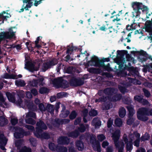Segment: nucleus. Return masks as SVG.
Instances as JSON below:
<instances>
[{"instance_id":"nucleus-36","label":"nucleus","mask_w":152,"mask_h":152,"mask_svg":"<svg viewBox=\"0 0 152 152\" xmlns=\"http://www.w3.org/2000/svg\"><path fill=\"white\" fill-rule=\"evenodd\" d=\"M69 84L72 86H77V78L75 77L72 78L69 81Z\"/></svg>"},{"instance_id":"nucleus-38","label":"nucleus","mask_w":152,"mask_h":152,"mask_svg":"<svg viewBox=\"0 0 152 152\" xmlns=\"http://www.w3.org/2000/svg\"><path fill=\"white\" fill-rule=\"evenodd\" d=\"M80 126L78 127L77 130L79 132L83 133L85 132L86 129V128L83 124H79Z\"/></svg>"},{"instance_id":"nucleus-55","label":"nucleus","mask_w":152,"mask_h":152,"mask_svg":"<svg viewBox=\"0 0 152 152\" xmlns=\"http://www.w3.org/2000/svg\"><path fill=\"white\" fill-rule=\"evenodd\" d=\"M29 140L31 144L33 146L36 145V140L33 137L30 138Z\"/></svg>"},{"instance_id":"nucleus-53","label":"nucleus","mask_w":152,"mask_h":152,"mask_svg":"<svg viewBox=\"0 0 152 152\" xmlns=\"http://www.w3.org/2000/svg\"><path fill=\"white\" fill-rule=\"evenodd\" d=\"M125 61V58H117L116 63L118 64H124Z\"/></svg>"},{"instance_id":"nucleus-56","label":"nucleus","mask_w":152,"mask_h":152,"mask_svg":"<svg viewBox=\"0 0 152 152\" xmlns=\"http://www.w3.org/2000/svg\"><path fill=\"white\" fill-rule=\"evenodd\" d=\"M39 109L41 111H45L46 110V107H45L44 104L42 103H40L38 105Z\"/></svg>"},{"instance_id":"nucleus-34","label":"nucleus","mask_w":152,"mask_h":152,"mask_svg":"<svg viewBox=\"0 0 152 152\" xmlns=\"http://www.w3.org/2000/svg\"><path fill=\"white\" fill-rule=\"evenodd\" d=\"M56 151L59 152H67L66 147L57 145Z\"/></svg>"},{"instance_id":"nucleus-46","label":"nucleus","mask_w":152,"mask_h":152,"mask_svg":"<svg viewBox=\"0 0 152 152\" xmlns=\"http://www.w3.org/2000/svg\"><path fill=\"white\" fill-rule=\"evenodd\" d=\"M5 142L7 143V140L6 138L4 137V134H0V144L4 143Z\"/></svg>"},{"instance_id":"nucleus-58","label":"nucleus","mask_w":152,"mask_h":152,"mask_svg":"<svg viewBox=\"0 0 152 152\" xmlns=\"http://www.w3.org/2000/svg\"><path fill=\"white\" fill-rule=\"evenodd\" d=\"M84 84V80L81 79H77V86H80L83 85Z\"/></svg>"},{"instance_id":"nucleus-8","label":"nucleus","mask_w":152,"mask_h":152,"mask_svg":"<svg viewBox=\"0 0 152 152\" xmlns=\"http://www.w3.org/2000/svg\"><path fill=\"white\" fill-rule=\"evenodd\" d=\"M110 61L109 57L104 58L102 60H100L98 58L95 56H94L92 58L91 61L92 65L95 64H104V62H109Z\"/></svg>"},{"instance_id":"nucleus-43","label":"nucleus","mask_w":152,"mask_h":152,"mask_svg":"<svg viewBox=\"0 0 152 152\" xmlns=\"http://www.w3.org/2000/svg\"><path fill=\"white\" fill-rule=\"evenodd\" d=\"M49 92V90L47 88L45 87L41 88L39 91V93L41 94L48 93Z\"/></svg>"},{"instance_id":"nucleus-62","label":"nucleus","mask_w":152,"mask_h":152,"mask_svg":"<svg viewBox=\"0 0 152 152\" xmlns=\"http://www.w3.org/2000/svg\"><path fill=\"white\" fill-rule=\"evenodd\" d=\"M98 139L100 141L102 142L105 139V137L103 134H101L97 136Z\"/></svg>"},{"instance_id":"nucleus-48","label":"nucleus","mask_w":152,"mask_h":152,"mask_svg":"<svg viewBox=\"0 0 152 152\" xmlns=\"http://www.w3.org/2000/svg\"><path fill=\"white\" fill-rule=\"evenodd\" d=\"M40 137L45 139H48L50 138V136L48 133L44 132L42 134H40Z\"/></svg>"},{"instance_id":"nucleus-49","label":"nucleus","mask_w":152,"mask_h":152,"mask_svg":"<svg viewBox=\"0 0 152 152\" xmlns=\"http://www.w3.org/2000/svg\"><path fill=\"white\" fill-rule=\"evenodd\" d=\"M28 85L31 87H36L37 86V82L36 79H34L32 81H30L28 83Z\"/></svg>"},{"instance_id":"nucleus-37","label":"nucleus","mask_w":152,"mask_h":152,"mask_svg":"<svg viewBox=\"0 0 152 152\" xmlns=\"http://www.w3.org/2000/svg\"><path fill=\"white\" fill-rule=\"evenodd\" d=\"M15 85L18 87H23L24 86L26 85V83L23 80H16L15 81Z\"/></svg>"},{"instance_id":"nucleus-14","label":"nucleus","mask_w":152,"mask_h":152,"mask_svg":"<svg viewBox=\"0 0 152 152\" xmlns=\"http://www.w3.org/2000/svg\"><path fill=\"white\" fill-rule=\"evenodd\" d=\"M107 98L112 102H116L121 99L122 95L121 94H117L113 95L112 97L107 96Z\"/></svg>"},{"instance_id":"nucleus-2","label":"nucleus","mask_w":152,"mask_h":152,"mask_svg":"<svg viewBox=\"0 0 152 152\" xmlns=\"http://www.w3.org/2000/svg\"><path fill=\"white\" fill-rule=\"evenodd\" d=\"M52 83L57 88H66L69 87L68 82L64 80L62 77L54 79L52 81Z\"/></svg>"},{"instance_id":"nucleus-6","label":"nucleus","mask_w":152,"mask_h":152,"mask_svg":"<svg viewBox=\"0 0 152 152\" xmlns=\"http://www.w3.org/2000/svg\"><path fill=\"white\" fill-rule=\"evenodd\" d=\"M35 63L28 61L26 62L25 68L32 72H33L35 71H37L39 70V65L35 66Z\"/></svg>"},{"instance_id":"nucleus-24","label":"nucleus","mask_w":152,"mask_h":152,"mask_svg":"<svg viewBox=\"0 0 152 152\" xmlns=\"http://www.w3.org/2000/svg\"><path fill=\"white\" fill-rule=\"evenodd\" d=\"M8 123V120L4 116H0V126H3L7 125Z\"/></svg>"},{"instance_id":"nucleus-63","label":"nucleus","mask_w":152,"mask_h":152,"mask_svg":"<svg viewBox=\"0 0 152 152\" xmlns=\"http://www.w3.org/2000/svg\"><path fill=\"white\" fill-rule=\"evenodd\" d=\"M81 121V118L80 117H77L74 121V124L75 125L79 124Z\"/></svg>"},{"instance_id":"nucleus-19","label":"nucleus","mask_w":152,"mask_h":152,"mask_svg":"<svg viewBox=\"0 0 152 152\" xmlns=\"http://www.w3.org/2000/svg\"><path fill=\"white\" fill-rule=\"evenodd\" d=\"M80 133L77 130H75L74 131L68 132L67 135L69 137L73 138H77L79 135Z\"/></svg>"},{"instance_id":"nucleus-41","label":"nucleus","mask_w":152,"mask_h":152,"mask_svg":"<svg viewBox=\"0 0 152 152\" xmlns=\"http://www.w3.org/2000/svg\"><path fill=\"white\" fill-rule=\"evenodd\" d=\"M150 137L149 134L147 132L144 134V135H142L140 138V139L142 141H145L148 140Z\"/></svg>"},{"instance_id":"nucleus-31","label":"nucleus","mask_w":152,"mask_h":152,"mask_svg":"<svg viewBox=\"0 0 152 152\" xmlns=\"http://www.w3.org/2000/svg\"><path fill=\"white\" fill-rule=\"evenodd\" d=\"M98 118H94L92 121V123L94 124L95 127L97 128L101 126V121H98Z\"/></svg>"},{"instance_id":"nucleus-18","label":"nucleus","mask_w":152,"mask_h":152,"mask_svg":"<svg viewBox=\"0 0 152 152\" xmlns=\"http://www.w3.org/2000/svg\"><path fill=\"white\" fill-rule=\"evenodd\" d=\"M126 107L129 112L128 116L133 117L135 112L133 106L131 105L126 106Z\"/></svg>"},{"instance_id":"nucleus-16","label":"nucleus","mask_w":152,"mask_h":152,"mask_svg":"<svg viewBox=\"0 0 152 152\" xmlns=\"http://www.w3.org/2000/svg\"><path fill=\"white\" fill-rule=\"evenodd\" d=\"M123 140L126 144V149L127 151H131L133 149V144L128 143V139L127 136L123 137Z\"/></svg>"},{"instance_id":"nucleus-50","label":"nucleus","mask_w":152,"mask_h":152,"mask_svg":"<svg viewBox=\"0 0 152 152\" xmlns=\"http://www.w3.org/2000/svg\"><path fill=\"white\" fill-rule=\"evenodd\" d=\"M20 152H31V149L28 148L26 146H24V147L20 150Z\"/></svg>"},{"instance_id":"nucleus-4","label":"nucleus","mask_w":152,"mask_h":152,"mask_svg":"<svg viewBox=\"0 0 152 152\" xmlns=\"http://www.w3.org/2000/svg\"><path fill=\"white\" fill-rule=\"evenodd\" d=\"M13 129L15 130L14 136L16 139L22 138L24 136H27L31 134L30 132L25 131L23 128L19 126L14 127Z\"/></svg>"},{"instance_id":"nucleus-44","label":"nucleus","mask_w":152,"mask_h":152,"mask_svg":"<svg viewBox=\"0 0 152 152\" xmlns=\"http://www.w3.org/2000/svg\"><path fill=\"white\" fill-rule=\"evenodd\" d=\"M115 124L116 126L120 127L122 125V121L121 119L117 118L115 121Z\"/></svg>"},{"instance_id":"nucleus-35","label":"nucleus","mask_w":152,"mask_h":152,"mask_svg":"<svg viewBox=\"0 0 152 152\" xmlns=\"http://www.w3.org/2000/svg\"><path fill=\"white\" fill-rule=\"evenodd\" d=\"M46 109V110L51 114L53 113L54 108L52 105L50 104H48Z\"/></svg>"},{"instance_id":"nucleus-30","label":"nucleus","mask_w":152,"mask_h":152,"mask_svg":"<svg viewBox=\"0 0 152 152\" xmlns=\"http://www.w3.org/2000/svg\"><path fill=\"white\" fill-rule=\"evenodd\" d=\"M25 104L29 110H33L34 107V104L33 102L27 100L25 102Z\"/></svg>"},{"instance_id":"nucleus-7","label":"nucleus","mask_w":152,"mask_h":152,"mask_svg":"<svg viewBox=\"0 0 152 152\" xmlns=\"http://www.w3.org/2000/svg\"><path fill=\"white\" fill-rule=\"evenodd\" d=\"M58 62V61L55 58L52 59L51 60H49L43 64L42 66V71L45 72L48 69L50 68L51 66H53L56 64Z\"/></svg>"},{"instance_id":"nucleus-57","label":"nucleus","mask_w":152,"mask_h":152,"mask_svg":"<svg viewBox=\"0 0 152 152\" xmlns=\"http://www.w3.org/2000/svg\"><path fill=\"white\" fill-rule=\"evenodd\" d=\"M104 110H108L110 109L112 107L111 106H112V104L110 102H107L104 104Z\"/></svg>"},{"instance_id":"nucleus-40","label":"nucleus","mask_w":152,"mask_h":152,"mask_svg":"<svg viewBox=\"0 0 152 152\" xmlns=\"http://www.w3.org/2000/svg\"><path fill=\"white\" fill-rule=\"evenodd\" d=\"M57 145L53 142H50L48 144L49 149L53 151H56Z\"/></svg>"},{"instance_id":"nucleus-22","label":"nucleus","mask_w":152,"mask_h":152,"mask_svg":"<svg viewBox=\"0 0 152 152\" xmlns=\"http://www.w3.org/2000/svg\"><path fill=\"white\" fill-rule=\"evenodd\" d=\"M117 58H124V56L126 55L128 51L126 50H118L117 51Z\"/></svg>"},{"instance_id":"nucleus-11","label":"nucleus","mask_w":152,"mask_h":152,"mask_svg":"<svg viewBox=\"0 0 152 152\" xmlns=\"http://www.w3.org/2000/svg\"><path fill=\"white\" fill-rule=\"evenodd\" d=\"M58 142L60 145H68L70 142V139L66 136H61L58 139Z\"/></svg>"},{"instance_id":"nucleus-60","label":"nucleus","mask_w":152,"mask_h":152,"mask_svg":"<svg viewBox=\"0 0 152 152\" xmlns=\"http://www.w3.org/2000/svg\"><path fill=\"white\" fill-rule=\"evenodd\" d=\"M37 82V85H41L43 86L42 82L44 80V79L43 77H41L38 78L37 79H36Z\"/></svg>"},{"instance_id":"nucleus-23","label":"nucleus","mask_w":152,"mask_h":152,"mask_svg":"<svg viewBox=\"0 0 152 152\" xmlns=\"http://www.w3.org/2000/svg\"><path fill=\"white\" fill-rule=\"evenodd\" d=\"M120 131L119 129L116 130L112 134V137L113 140H119L120 137Z\"/></svg>"},{"instance_id":"nucleus-15","label":"nucleus","mask_w":152,"mask_h":152,"mask_svg":"<svg viewBox=\"0 0 152 152\" xmlns=\"http://www.w3.org/2000/svg\"><path fill=\"white\" fill-rule=\"evenodd\" d=\"M115 89L113 88H107L104 90V93L108 96L110 97L114 94Z\"/></svg>"},{"instance_id":"nucleus-29","label":"nucleus","mask_w":152,"mask_h":152,"mask_svg":"<svg viewBox=\"0 0 152 152\" xmlns=\"http://www.w3.org/2000/svg\"><path fill=\"white\" fill-rule=\"evenodd\" d=\"M130 74L135 77L138 76V72L134 67H132L129 72Z\"/></svg>"},{"instance_id":"nucleus-52","label":"nucleus","mask_w":152,"mask_h":152,"mask_svg":"<svg viewBox=\"0 0 152 152\" xmlns=\"http://www.w3.org/2000/svg\"><path fill=\"white\" fill-rule=\"evenodd\" d=\"M142 91L145 97L148 98L150 96L151 93L147 89L144 88L142 89Z\"/></svg>"},{"instance_id":"nucleus-3","label":"nucleus","mask_w":152,"mask_h":152,"mask_svg":"<svg viewBox=\"0 0 152 152\" xmlns=\"http://www.w3.org/2000/svg\"><path fill=\"white\" fill-rule=\"evenodd\" d=\"M146 115L149 116L148 108L141 107L138 109L137 112V117L138 120L142 121H147L148 118Z\"/></svg>"},{"instance_id":"nucleus-21","label":"nucleus","mask_w":152,"mask_h":152,"mask_svg":"<svg viewBox=\"0 0 152 152\" xmlns=\"http://www.w3.org/2000/svg\"><path fill=\"white\" fill-rule=\"evenodd\" d=\"M88 71L90 73L96 74H100L102 72V71L101 69L93 67L89 68Z\"/></svg>"},{"instance_id":"nucleus-25","label":"nucleus","mask_w":152,"mask_h":152,"mask_svg":"<svg viewBox=\"0 0 152 152\" xmlns=\"http://www.w3.org/2000/svg\"><path fill=\"white\" fill-rule=\"evenodd\" d=\"M152 23V19H151V21L149 20L148 21H147L145 24V28L146 31L147 32L148 30L151 29V24Z\"/></svg>"},{"instance_id":"nucleus-59","label":"nucleus","mask_w":152,"mask_h":152,"mask_svg":"<svg viewBox=\"0 0 152 152\" xmlns=\"http://www.w3.org/2000/svg\"><path fill=\"white\" fill-rule=\"evenodd\" d=\"M142 98L141 96L139 95H136L134 97V99L135 101H136L140 103L141 102L142 100Z\"/></svg>"},{"instance_id":"nucleus-1","label":"nucleus","mask_w":152,"mask_h":152,"mask_svg":"<svg viewBox=\"0 0 152 152\" xmlns=\"http://www.w3.org/2000/svg\"><path fill=\"white\" fill-rule=\"evenodd\" d=\"M132 7L136 13L135 16L136 18H138L141 14L140 10H141L142 12L145 11L147 12L148 10L147 7L143 5L142 3L137 2H133Z\"/></svg>"},{"instance_id":"nucleus-12","label":"nucleus","mask_w":152,"mask_h":152,"mask_svg":"<svg viewBox=\"0 0 152 152\" xmlns=\"http://www.w3.org/2000/svg\"><path fill=\"white\" fill-rule=\"evenodd\" d=\"M79 140H77L75 142V145L77 148L78 150L79 151H82L84 148V143L82 141V136L79 137Z\"/></svg>"},{"instance_id":"nucleus-51","label":"nucleus","mask_w":152,"mask_h":152,"mask_svg":"<svg viewBox=\"0 0 152 152\" xmlns=\"http://www.w3.org/2000/svg\"><path fill=\"white\" fill-rule=\"evenodd\" d=\"M98 114L97 111L94 109H91L89 113V115L91 116H96Z\"/></svg>"},{"instance_id":"nucleus-54","label":"nucleus","mask_w":152,"mask_h":152,"mask_svg":"<svg viewBox=\"0 0 152 152\" xmlns=\"http://www.w3.org/2000/svg\"><path fill=\"white\" fill-rule=\"evenodd\" d=\"M27 117H32L34 118H36V113L33 112H29L26 115Z\"/></svg>"},{"instance_id":"nucleus-9","label":"nucleus","mask_w":152,"mask_h":152,"mask_svg":"<svg viewBox=\"0 0 152 152\" xmlns=\"http://www.w3.org/2000/svg\"><path fill=\"white\" fill-rule=\"evenodd\" d=\"M13 35L12 33H10L8 31H3L0 32V44L1 42L6 39L12 38Z\"/></svg>"},{"instance_id":"nucleus-32","label":"nucleus","mask_w":152,"mask_h":152,"mask_svg":"<svg viewBox=\"0 0 152 152\" xmlns=\"http://www.w3.org/2000/svg\"><path fill=\"white\" fill-rule=\"evenodd\" d=\"M126 110L123 107L120 108L119 111V116L121 118L124 117L126 114Z\"/></svg>"},{"instance_id":"nucleus-45","label":"nucleus","mask_w":152,"mask_h":152,"mask_svg":"<svg viewBox=\"0 0 152 152\" xmlns=\"http://www.w3.org/2000/svg\"><path fill=\"white\" fill-rule=\"evenodd\" d=\"M128 119L127 120L126 123L127 124L131 125L134 122L135 119L133 117H129L128 116Z\"/></svg>"},{"instance_id":"nucleus-20","label":"nucleus","mask_w":152,"mask_h":152,"mask_svg":"<svg viewBox=\"0 0 152 152\" xmlns=\"http://www.w3.org/2000/svg\"><path fill=\"white\" fill-rule=\"evenodd\" d=\"M62 119L56 118L54 119V122L52 123L53 126L55 127H58L60 125H62Z\"/></svg>"},{"instance_id":"nucleus-10","label":"nucleus","mask_w":152,"mask_h":152,"mask_svg":"<svg viewBox=\"0 0 152 152\" xmlns=\"http://www.w3.org/2000/svg\"><path fill=\"white\" fill-rule=\"evenodd\" d=\"M90 141L92 145L96 144V148L95 147H93L95 151H96L98 152H101V149L100 143L99 141H96V138L94 137L93 136L91 137Z\"/></svg>"},{"instance_id":"nucleus-39","label":"nucleus","mask_w":152,"mask_h":152,"mask_svg":"<svg viewBox=\"0 0 152 152\" xmlns=\"http://www.w3.org/2000/svg\"><path fill=\"white\" fill-rule=\"evenodd\" d=\"M77 115V113L75 110H73L69 115V118L71 120L75 119Z\"/></svg>"},{"instance_id":"nucleus-28","label":"nucleus","mask_w":152,"mask_h":152,"mask_svg":"<svg viewBox=\"0 0 152 152\" xmlns=\"http://www.w3.org/2000/svg\"><path fill=\"white\" fill-rule=\"evenodd\" d=\"M123 102L125 104H130L132 103V100L131 99L127 96H124L122 99Z\"/></svg>"},{"instance_id":"nucleus-61","label":"nucleus","mask_w":152,"mask_h":152,"mask_svg":"<svg viewBox=\"0 0 152 152\" xmlns=\"http://www.w3.org/2000/svg\"><path fill=\"white\" fill-rule=\"evenodd\" d=\"M119 89L120 91L123 94H124L126 92V88L125 87L122 86H120L119 87Z\"/></svg>"},{"instance_id":"nucleus-5","label":"nucleus","mask_w":152,"mask_h":152,"mask_svg":"<svg viewBox=\"0 0 152 152\" xmlns=\"http://www.w3.org/2000/svg\"><path fill=\"white\" fill-rule=\"evenodd\" d=\"M37 127L36 128V131L34 133L35 136L37 138H40V134L42 132V130H46L47 127L44 122L40 120L38 121L36 124Z\"/></svg>"},{"instance_id":"nucleus-64","label":"nucleus","mask_w":152,"mask_h":152,"mask_svg":"<svg viewBox=\"0 0 152 152\" xmlns=\"http://www.w3.org/2000/svg\"><path fill=\"white\" fill-rule=\"evenodd\" d=\"M68 152H77V150L73 146L68 147Z\"/></svg>"},{"instance_id":"nucleus-17","label":"nucleus","mask_w":152,"mask_h":152,"mask_svg":"<svg viewBox=\"0 0 152 152\" xmlns=\"http://www.w3.org/2000/svg\"><path fill=\"white\" fill-rule=\"evenodd\" d=\"M95 66L99 67H102L105 70L108 72L112 71V69L110 66V64L108 63L107 65H105L104 64H95L93 65Z\"/></svg>"},{"instance_id":"nucleus-42","label":"nucleus","mask_w":152,"mask_h":152,"mask_svg":"<svg viewBox=\"0 0 152 152\" xmlns=\"http://www.w3.org/2000/svg\"><path fill=\"white\" fill-rule=\"evenodd\" d=\"M119 65L118 68L119 69L120 72L121 74H124V76H125L127 75V73L125 72L124 71V64H119Z\"/></svg>"},{"instance_id":"nucleus-27","label":"nucleus","mask_w":152,"mask_h":152,"mask_svg":"<svg viewBox=\"0 0 152 152\" xmlns=\"http://www.w3.org/2000/svg\"><path fill=\"white\" fill-rule=\"evenodd\" d=\"M76 69L72 66H69L67 67L65 69V72L68 74H73L75 71Z\"/></svg>"},{"instance_id":"nucleus-26","label":"nucleus","mask_w":152,"mask_h":152,"mask_svg":"<svg viewBox=\"0 0 152 152\" xmlns=\"http://www.w3.org/2000/svg\"><path fill=\"white\" fill-rule=\"evenodd\" d=\"M6 95L9 100L12 102H14L15 100V98L14 95L10 92H7Z\"/></svg>"},{"instance_id":"nucleus-47","label":"nucleus","mask_w":152,"mask_h":152,"mask_svg":"<svg viewBox=\"0 0 152 152\" xmlns=\"http://www.w3.org/2000/svg\"><path fill=\"white\" fill-rule=\"evenodd\" d=\"M25 121L26 123L31 125H34L36 124V121L35 120L31 118H29L25 119Z\"/></svg>"},{"instance_id":"nucleus-33","label":"nucleus","mask_w":152,"mask_h":152,"mask_svg":"<svg viewBox=\"0 0 152 152\" xmlns=\"http://www.w3.org/2000/svg\"><path fill=\"white\" fill-rule=\"evenodd\" d=\"M107 100V97L104 96H103L99 97L98 99H96L95 100V102H105Z\"/></svg>"},{"instance_id":"nucleus-13","label":"nucleus","mask_w":152,"mask_h":152,"mask_svg":"<svg viewBox=\"0 0 152 152\" xmlns=\"http://www.w3.org/2000/svg\"><path fill=\"white\" fill-rule=\"evenodd\" d=\"M78 50L81 51L82 49L81 48H78L76 47L73 46L72 44L71 45H70L68 46L67 49L66 50V53L71 54L73 51H78Z\"/></svg>"}]
</instances>
